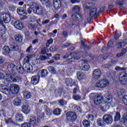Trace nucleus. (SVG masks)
Returning <instances> with one entry per match:
<instances>
[{
  "instance_id": "nucleus-1",
  "label": "nucleus",
  "mask_w": 127,
  "mask_h": 127,
  "mask_svg": "<svg viewBox=\"0 0 127 127\" xmlns=\"http://www.w3.org/2000/svg\"><path fill=\"white\" fill-rule=\"evenodd\" d=\"M104 102L101 106V110L103 112H107L110 107H115V104L113 103L112 96L109 94H105L103 97Z\"/></svg>"
},
{
  "instance_id": "nucleus-2",
  "label": "nucleus",
  "mask_w": 127,
  "mask_h": 127,
  "mask_svg": "<svg viewBox=\"0 0 127 127\" xmlns=\"http://www.w3.org/2000/svg\"><path fill=\"white\" fill-rule=\"evenodd\" d=\"M6 81H5V85H8L12 83V82H21L22 81V78L20 75H16V74H13L9 75V74H6V77H5Z\"/></svg>"
},
{
  "instance_id": "nucleus-3",
  "label": "nucleus",
  "mask_w": 127,
  "mask_h": 127,
  "mask_svg": "<svg viewBox=\"0 0 127 127\" xmlns=\"http://www.w3.org/2000/svg\"><path fill=\"white\" fill-rule=\"evenodd\" d=\"M32 10L34 13H37V14L41 15L43 13V9L41 8L40 5L34 2L31 3L30 8L27 9V11L30 14L32 12Z\"/></svg>"
},
{
  "instance_id": "nucleus-4",
  "label": "nucleus",
  "mask_w": 127,
  "mask_h": 127,
  "mask_svg": "<svg viewBox=\"0 0 127 127\" xmlns=\"http://www.w3.org/2000/svg\"><path fill=\"white\" fill-rule=\"evenodd\" d=\"M33 56L32 55H27L24 59V63H27L26 64L23 65L24 71H27V72H31L32 71V65L29 64V62L31 60H32Z\"/></svg>"
},
{
  "instance_id": "nucleus-5",
  "label": "nucleus",
  "mask_w": 127,
  "mask_h": 127,
  "mask_svg": "<svg viewBox=\"0 0 127 127\" xmlns=\"http://www.w3.org/2000/svg\"><path fill=\"white\" fill-rule=\"evenodd\" d=\"M90 100H93V102L95 105H100L103 101V96L97 93H91L89 95Z\"/></svg>"
},
{
  "instance_id": "nucleus-6",
  "label": "nucleus",
  "mask_w": 127,
  "mask_h": 127,
  "mask_svg": "<svg viewBox=\"0 0 127 127\" xmlns=\"http://www.w3.org/2000/svg\"><path fill=\"white\" fill-rule=\"evenodd\" d=\"M96 86L97 88H100V89L108 88L110 86V81L107 79L103 78L96 82Z\"/></svg>"
},
{
  "instance_id": "nucleus-7",
  "label": "nucleus",
  "mask_w": 127,
  "mask_h": 127,
  "mask_svg": "<svg viewBox=\"0 0 127 127\" xmlns=\"http://www.w3.org/2000/svg\"><path fill=\"white\" fill-rule=\"evenodd\" d=\"M97 16H99V11H98L97 7L91 9L89 12V17L87 18L88 22H90L93 17H97Z\"/></svg>"
},
{
  "instance_id": "nucleus-8",
  "label": "nucleus",
  "mask_w": 127,
  "mask_h": 127,
  "mask_svg": "<svg viewBox=\"0 0 127 127\" xmlns=\"http://www.w3.org/2000/svg\"><path fill=\"white\" fill-rule=\"evenodd\" d=\"M10 15L7 14H3L0 16V23L1 25H4V23H8L10 21Z\"/></svg>"
},
{
  "instance_id": "nucleus-9",
  "label": "nucleus",
  "mask_w": 127,
  "mask_h": 127,
  "mask_svg": "<svg viewBox=\"0 0 127 127\" xmlns=\"http://www.w3.org/2000/svg\"><path fill=\"white\" fill-rule=\"evenodd\" d=\"M66 118L67 121L69 122H74L77 119V116L74 112H68L66 114Z\"/></svg>"
},
{
  "instance_id": "nucleus-10",
  "label": "nucleus",
  "mask_w": 127,
  "mask_h": 127,
  "mask_svg": "<svg viewBox=\"0 0 127 127\" xmlns=\"http://www.w3.org/2000/svg\"><path fill=\"white\" fill-rule=\"evenodd\" d=\"M79 66L81 70L88 71L90 69V65L87 63V61L81 60L79 61Z\"/></svg>"
},
{
  "instance_id": "nucleus-11",
  "label": "nucleus",
  "mask_w": 127,
  "mask_h": 127,
  "mask_svg": "<svg viewBox=\"0 0 127 127\" xmlns=\"http://www.w3.org/2000/svg\"><path fill=\"white\" fill-rule=\"evenodd\" d=\"M7 70L10 73L9 75H13V74H15V70H16L15 64H8Z\"/></svg>"
},
{
  "instance_id": "nucleus-12",
  "label": "nucleus",
  "mask_w": 127,
  "mask_h": 127,
  "mask_svg": "<svg viewBox=\"0 0 127 127\" xmlns=\"http://www.w3.org/2000/svg\"><path fill=\"white\" fill-rule=\"evenodd\" d=\"M9 89L12 94H17L18 91H19L18 85L14 84H11L9 86Z\"/></svg>"
},
{
  "instance_id": "nucleus-13",
  "label": "nucleus",
  "mask_w": 127,
  "mask_h": 127,
  "mask_svg": "<svg viewBox=\"0 0 127 127\" xmlns=\"http://www.w3.org/2000/svg\"><path fill=\"white\" fill-rule=\"evenodd\" d=\"M103 120H104V122L107 124V125H111L113 121V117H112L111 115H104L103 117Z\"/></svg>"
},
{
  "instance_id": "nucleus-14",
  "label": "nucleus",
  "mask_w": 127,
  "mask_h": 127,
  "mask_svg": "<svg viewBox=\"0 0 127 127\" xmlns=\"http://www.w3.org/2000/svg\"><path fill=\"white\" fill-rule=\"evenodd\" d=\"M102 76V71L100 69H96L93 70L92 77L94 79H99Z\"/></svg>"
},
{
  "instance_id": "nucleus-15",
  "label": "nucleus",
  "mask_w": 127,
  "mask_h": 127,
  "mask_svg": "<svg viewBox=\"0 0 127 127\" xmlns=\"http://www.w3.org/2000/svg\"><path fill=\"white\" fill-rule=\"evenodd\" d=\"M53 5L56 10H59L61 7V1L60 0H53Z\"/></svg>"
},
{
  "instance_id": "nucleus-16",
  "label": "nucleus",
  "mask_w": 127,
  "mask_h": 127,
  "mask_svg": "<svg viewBox=\"0 0 127 127\" xmlns=\"http://www.w3.org/2000/svg\"><path fill=\"white\" fill-rule=\"evenodd\" d=\"M40 79V76L38 75L33 76L31 78V83L33 85H37L38 83H39V79Z\"/></svg>"
},
{
  "instance_id": "nucleus-17",
  "label": "nucleus",
  "mask_w": 127,
  "mask_h": 127,
  "mask_svg": "<svg viewBox=\"0 0 127 127\" xmlns=\"http://www.w3.org/2000/svg\"><path fill=\"white\" fill-rule=\"evenodd\" d=\"M14 26L17 29L21 30L23 29V24L20 21H16L14 22Z\"/></svg>"
},
{
  "instance_id": "nucleus-18",
  "label": "nucleus",
  "mask_w": 127,
  "mask_h": 127,
  "mask_svg": "<svg viewBox=\"0 0 127 127\" xmlns=\"http://www.w3.org/2000/svg\"><path fill=\"white\" fill-rule=\"evenodd\" d=\"M119 80L121 82H127V74L125 72H123L120 73Z\"/></svg>"
},
{
  "instance_id": "nucleus-19",
  "label": "nucleus",
  "mask_w": 127,
  "mask_h": 127,
  "mask_svg": "<svg viewBox=\"0 0 127 127\" xmlns=\"http://www.w3.org/2000/svg\"><path fill=\"white\" fill-rule=\"evenodd\" d=\"M17 64V69L18 73L20 74H22L23 72H24V68L21 66V64H20V63L19 62H16Z\"/></svg>"
},
{
  "instance_id": "nucleus-20",
  "label": "nucleus",
  "mask_w": 127,
  "mask_h": 127,
  "mask_svg": "<svg viewBox=\"0 0 127 127\" xmlns=\"http://www.w3.org/2000/svg\"><path fill=\"white\" fill-rule=\"evenodd\" d=\"M23 96L24 99H30L31 97H32V95H31V92L28 91H24L22 92Z\"/></svg>"
},
{
  "instance_id": "nucleus-21",
  "label": "nucleus",
  "mask_w": 127,
  "mask_h": 127,
  "mask_svg": "<svg viewBox=\"0 0 127 127\" xmlns=\"http://www.w3.org/2000/svg\"><path fill=\"white\" fill-rule=\"evenodd\" d=\"M38 75L40 77H42L43 78H44V77H46L47 75H48V71H47V69H43L42 70L39 71L38 72Z\"/></svg>"
},
{
  "instance_id": "nucleus-22",
  "label": "nucleus",
  "mask_w": 127,
  "mask_h": 127,
  "mask_svg": "<svg viewBox=\"0 0 127 127\" xmlns=\"http://www.w3.org/2000/svg\"><path fill=\"white\" fill-rule=\"evenodd\" d=\"M77 77L79 81L86 79V75L84 73L80 71L77 72Z\"/></svg>"
},
{
  "instance_id": "nucleus-23",
  "label": "nucleus",
  "mask_w": 127,
  "mask_h": 127,
  "mask_svg": "<svg viewBox=\"0 0 127 127\" xmlns=\"http://www.w3.org/2000/svg\"><path fill=\"white\" fill-rule=\"evenodd\" d=\"M29 108H28V105L27 104L26 105H23L22 107V112L24 113V114H26V115H27L29 114L30 112Z\"/></svg>"
},
{
  "instance_id": "nucleus-24",
  "label": "nucleus",
  "mask_w": 127,
  "mask_h": 127,
  "mask_svg": "<svg viewBox=\"0 0 127 127\" xmlns=\"http://www.w3.org/2000/svg\"><path fill=\"white\" fill-rule=\"evenodd\" d=\"M81 11V8L79 5H74L72 9V12L73 13H75V14H77V13H79Z\"/></svg>"
},
{
  "instance_id": "nucleus-25",
  "label": "nucleus",
  "mask_w": 127,
  "mask_h": 127,
  "mask_svg": "<svg viewBox=\"0 0 127 127\" xmlns=\"http://www.w3.org/2000/svg\"><path fill=\"white\" fill-rule=\"evenodd\" d=\"M13 103L14 106L18 107L21 105V99L19 98H16L13 100Z\"/></svg>"
},
{
  "instance_id": "nucleus-26",
  "label": "nucleus",
  "mask_w": 127,
  "mask_h": 127,
  "mask_svg": "<svg viewBox=\"0 0 127 127\" xmlns=\"http://www.w3.org/2000/svg\"><path fill=\"white\" fill-rule=\"evenodd\" d=\"M94 6V4L89 2H86L83 4V8L86 10V9H89L92 8Z\"/></svg>"
},
{
  "instance_id": "nucleus-27",
  "label": "nucleus",
  "mask_w": 127,
  "mask_h": 127,
  "mask_svg": "<svg viewBox=\"0 0 127 127\" xmlns=\"http://www.w3.org/2000/svg\"><path fill=\"white\" fill-rule=\"evenodd\" d=\"M10 51H11V50H10L9 47H8V46H5L3 47V53L5 55H7V54H9V52H10Z\"/></svg>"
},
{
  "instance_id": "nucleus-28",
  "label": "nucleus",
  "mask_w": 127,
  "mask_h": 127,
  "mask_svg": "<svg viewBox=\"0 0 127 127\" xmlns=\"http://www.w3.org/2000/svg\"><path fill=\"white\" fill-rule=\"evenodd\" d=\"M15 119L16 121H18V122L23 121V116H22V114L20 113H18L16 114Z\"/></svg>"
},
{
  "instance_id": "nucleus-29",
  "label": "nucleus",
  "mask_w": 127,
  "mask_h": 127,
  "mask_svg": "<svg viewBox=\"0 0 127 127\" xmlns=\"http://www.w3.org/2000/svg\"><path fill=\"white\" fill-rule=\"evenodd\" d=\"M126 45H127V43L125 42H118L116 43V48L117 49H121L124 46H126Z\"/></svg>"
},
{
  "instance_id": "nucleus-30",
  "label": "nucleus",
  "mask_w": 127,
  "mask_h": 127,
  "mask_svg": "<svg viewBox=\"0 0 127 127\" xmlns=\"http://www.w3.org/2000/svg\"><path fill=\"white\" fill-rule=\"evenodd\" d=\"M97 123L98 126L100 127H105L106 126V122H105V120L102 119H98L97 121Z\"/></svg>"
},
{
  "instance_id": "nucleus-31",
  "label": "nucleus",
  "mask_w": 127,
  "mask_h": 127,
  "mask_svg": "<svg viewBox=\"0 0 127 127\" xmlns=\"http://www.w3.org/2000/svg\"><path fill=\"white\" fill-rule=\"evenodd\" d=\"M14 39L17 42H21L22 41V36L19 34H16L14 36Z\"/></svg>"
},
{
  "instance_id": "nucleus-32",
  "label": "nucleus",
  "mask_w": 127,
  "mask_h": 127,
  "mask_svg": "<svg viewBox=\"0 0 127 127\" xmlns=\"http://www.w3.org/2000/svg\"><path fill=\"white\" fill-rule=\"evenodd\" d=\"M17 11L18 14L20 15L23 16L24 14H26V13H25V11L23 10V8H18L17 9Z\"/></svg>"
},
{
  "instance_id": "nucleus-33",
  "label": "nucleus",
  "mask_w": 127,
  "mask_h": 127,
  "mask_svg": "<svg viewBox=\"0 0 127 127\" xmlns=\"http://www.w3.org/2000/svg\"><path fill=\"white\" fill-rule=\"evenodd\" d=\"M62 92H63V89L62 88H60L59 89H56L55 91V94L57 97H60V96H61Z\"/></svg>"
},
{
  "instance_id": "nucleus-34",
  "label": "nucleus",
  "mask_w": 127,
  "mask_h": 127,
  "mask_svg": "<svg viewBox=\"0 0 127 127\" xmlns=\"http://www.w3.org/2000/svg\"><path fill=\"white\" fill-rule=\"evenodd\" d=\"M30 125H34L36 123V117L35 116H31L29 118Z\"/></svg>"
},
{
  "instance_id": "nucleus-35",
  "label": "nucleus",
  "mask_w": 127,
  "mask_h": 127,
  "mask_svg": "<svg viewBox=\"0 0 127 127\" xmlns=\"http://www.w3.org/2000/svg\"><path fill=\"white\" fill-rule=\"evenodd\" d=\"M65 84L67 86H72L73 85V80H72L71 78H66L65 79Z\"/></svg>"
},
{
  "instance_id": "nucleus-36",
  "label": "nucleus",
  "mask_w": 127,
  "mask_h": 127,
  "mask_svg": "<svg viewBox=\"0 0 127 127\" xmlns=\"http://www.w3.org/2000/svg\"><path fill=\"white\" fill-rule=\"evenodd\" d=\"M10 48L11 51L12 50V51H17V50H18V46L14 44H13V45L10 44Z\"/></svg>"
},
{
  "instance_id": "nucleus-37",
  "label": "nucleus",
  "mask_w": 127,
  "mask_h": 127,
  "mask_svg": "<svg viewBox=\"0 0 127 127\" xmlns=\"http://www.w3.org/2000/svg\"><path fill=\"white\" fill-rule=\"evenodd\" d=\"M74 111L78 113V114H82V109L81 108L77 105L73 106Z\"/></svg>"
},
{
  "instance_id": "nucleus-38",
  "label": "nucleus",
  "mask_w": 127,
  "mask_h": 127,
  "mask_svg": "<svg viewBox=\"0 0 127 127\" xmlns=\"http://www.w3.org/2000/svg\"><path fill=\"white\" fill-rule=\"evenodd\" d=\"M0 30V32L1 34H5V31H6V28H5V25L2 24L1 26Z\"/></svg>"
},
{
  "instance_id": "nucleus-39",
  "label": "nucleus",
  "mask_w": 127,
  "mask_h": 127,
  "mask_svg": "<svg viewBox=\"0 0 127 127\" xmlns=\"http://www.w3.org/2000/svg\"><path fill=\"white\" fill-rule=\"evenodd\" d=\"M125 93H126V90L124 88H120L117 90V94L119 96H122Z\"/></svg>"
},
{
  "instance_id": "nucleus-40",
  "label": "nucleus",
  "mask_w": 127,
  "mask_h": 127,
  "mask_svg": "<svg viewBox=\"0 0 127 127\" xmlns=\"http://www.w3.org/2000/svg\"><path fill=\"white\" fill-rule=\"evenodd\" d=\"M48 69L52 74H55L56 73V69L53 66H50L48 67Z\"/></svg>"
},
{
  "instance_id": "nucleus-41",
  "label": "nucleus",
  "mask_w": 127,
  "mask_h": 127,
  "mask_svg": "<svg viewBox=\"0 0 127 127\" xmlns=\"http://www.w3.org/2000/svg\"><path fill=\"white\" fill-rule=\"evenodd\" d=\"M53 114L55 116H59L61 114V110L59 108H57L53 111Z\"/></svg>"
},
{
  "instance_id": "nucleus-42",
  "label": "nucleus",
  "mask_w": 127,
  "mask_h": 127,
  "mask_svg": "<svg viewBox=\"0 0 127 127\" xmlns=\"http://www.w3.org/2000/svg\"><path fill=\"white\" fill-rule=\"evenodd\" d=\"M82 124L84 127H90V122L88 120H84Z\"/></svg>"
},
{
  "instance_id": "nucleus-43",
  "label": "nucleus",
  "mask_w": 127,
  "mask_h": 127,
  "mask_svg": "<svg viewBox=\"0 0 127 127\" xmlns=\"http://www.w3.org/2000/svg\"><path fill=\"white\" fill-rule=\"evenodd\" d=\"M2 93H3V94H5V95H8L10 94V89L5 87L3 91H2Z\"/></svg>"
},
{
  "instance_id": "nucleus-44",
  "label": "nucleus",
  "mask_w": 127,
  "mask_h": 127,
  "mask_svg": "<svg viewBox=\"0 0 127 127\" xmlns=\"http://www.w3.org/2000/svg\"><path fill=\"white\" fill-rule=\"evenodd\" d=\"M120 119H121V114H120V113L117 112L116 113V116H115L114 121L115 122H117L119 121Z\"/></svg>"
},
{
  "instance_id": "nucleus-45",
  "label": "nucleus",
  "mask_w": 127,
  "mask_h": 127,
  "mask_svg": "<svg viewBox=\"0 0 127 127\" xmlns=\"http://www.w3.org/2000/svg\"><path fill=\"white\" fill-rule=\"evenodd\" d=\"M72 98L73 99H74V100H75L76 101H80V100H81V97L79 95L74 94L73 95Z\"/></svg>"
},
{
  "instance_id": "nucleus-46",
  "label": "nucleus",
  "mask_w": 127,
  "mask_h": 127,
  "mask_svg": "<svg viewBox=\"0 0 127 127\" xmlns=\"http://www.w3.org/2000/svg\"><path fill=\"white\" fill-rule=\"evenodd\" d=\"M60 106H65L67 104V102L63 99H60L59 101Z\"/></svg>"
},
{
  "instance_id": "nucleus-47",
  "label": "nucleus",
  "mask_w": 127,
  "mask_h": 127,
  "mask_svg": "<svg viewBox=\"0 0 127 127\" xmlns=\"http://www.w3.org/2000/svg\"><path fill=\"white\" fill-rule=\"evenodd\" d=\"M28 26L29 28H30L31 29H35V24L30 22L28 24Z\"/></svg>"
},
{
  "instance_id": "nucleus-48",
  "label": "nucleus",
  "mask_w": 127,
  "mask_h": 127,
  "mask_svg": "<svg viewBox=\"0 0 127 127\" xmlns=\"http://www.w3.org/2000/svg\"><path fill=\"white\" fill-rule=\"evenodd\" d=\"M76 14H77L73 13L71 15V18H72V20H73V21H77V20H78V18H77Z\"/></svg>"
},
{
  "instance_id": "nucleus-49",
  "label": "nucleus",
  "mask_w": 127,
  "mask_h": 127,
  "mask_svg": "<svg viewBox=\"0 0 127 127\" xmlns=\"http://www.w3.org/2000/svg\"><path fill=\"white\" fill-rule=\"evenodd\" d=\"M21 127H31V125L30 123L25 122L21 125Z\"/></svg>"
},
{
  "instance_id": "nucleus-50",
  "label": "nucleus",
  "mask_w": 127,
  "mask_h": 127,
  "mask_svg": "<svg viewBox=\"0 0 127 127\" xmlns=\"http://www.w3.org/2000/svg\"><path fill=\"white\" fill-rule=\"evenodd\" d=\"M123 101L125 105L127 106V95H125L123 97Z\"/></svg>"
},
{
  "instance_id": "nucleus-51",
  "label": "nucleus",
  "mask_w": 127,
  "mask_h": 127,
  "mask_svg": "<svg viewBox=\"0 0 127 127\" xmlns=\"http://www.w3.org/2000/svg\"><path fill=\"white\" fill-rule=\"evenodd\" d=\"M46 53H47V48H44L42 49L41 54L42 55H45V54H46Z\"/></svg>"
},
{
  "instance_id": "nucleus-52",
  "label": "nucleus",
  "mask_w": 127,
  "mask_h": 127,
  "mask_svg": "<svg viewBox=\"0 0 127 127\" xmlns=\"http://www.w3.org/2000/svg\"><path fill=\"white\" fill-rule=\"evenodd\" d=\"M115 70L116 71H125L126 70V68L121 67L120 66H116L115 67Z\"/></svg>"
},
{
  "instance_id": "nucleus-53",
  "label": "nucleus",
  "mask_w": 127,
  "mask_h": 127,
  "mask_svg": "<svg viewBox=\"0 0 127 127\" xmlns=\"http://www.w3.org/2000/svg\"><path fill=\"white\" fill-rule=\"evenodd\" d=\"M31 61H32V64L34 66H36V65H37L38 64V61L37 60H33V58Z\"/></svg>"
},
{
  "instance_id": "nucleus-54",
  "label": "nucleus",
  "mask_w": 127,
  "mask_h": 127,
  "mask_svg": "<svg viewBox=\"0 0 127 127\" xmlns=\"http://www.w3.org/2000/svg\"><path fill=\"white\" fill-rule=\"evenodd\" d=\"M6 77V75L4 76L3 75V73L0 72V79H4V84L5 82H6V80H5V77Z\"/></svg>"
},
{
  "instance_id": "nucleus-55",
  "label": "nucleus",
  "mask_w": 127,
  "mask_h": 127,
  "mask_svg": "<svg viewBox=\"0 0 127 127\" xmlns=\"http://www.w3.org/2000/svg\"><path fill=\"white\" fill-rule=\"evenodd\" d=\"M70 45H71V43L70 42H66L65 43L64 45L63 46V48H67V47H68V46H70Z\"/></svg>"
},
{
  "instance_id": "nucleus-56",
  "label": "nucleus",
  "mask_w": 127,
  "mask_h": 127,
  "mask_svg": "<svg viewBox=\"0 0 127 127\" xmlns=\"http://www.w3.org/2000/svg\"><path fill=\"white\" fill-rule=\"evenodd\" d=\"M40 59L41 61H45L47 59V57L42 55L40 57Z\"/></svg>"
},
{
  "instance_id": "nucleus-57",
  "label": "nucleus",
  "mask_w": 127,
  "mask_h": 127,
  "mask_svg": "<svg viewBox=\"0 0 127 127\" xmlns=\"http://www.w3.org/2000/svg\"><path fill=\"white\" fill-rule=\"evenodd\" d=\"M87 119L89 121H91L93 122L94 121V116L92 115H88L87 116Z\"/></svg>"
},
{
  "instance_id": "nucleus-58",
  "label": "nucleus",
  "mask_w": 127,
  "mask_h": 127,
  "mask_svg": "<svg viewBox=\"0 0 127 127\" xmlns=\"http://www.w3.org/2000/svg\"><path fill=\"white\" fill-rule=\"evenodd\" d=\"M116 3L119 5H123L124 4V0H118L116 1Z\"/></svg>"
},
{
  "instance_id": "nucleus-59",
  "label": "nucleus",
  "mask_w": 127,
  "mask_h": 127,
  "mask_svg": "<svg viewBox=\"0 0 127 127\" xmlns=\"http://www.w3.org/2000/svg\"><path fill=\"white\" fill-rule=\"evenodd\" d=\"M32 51V46L30 45L26 50L27 53H30Z\"/></svg>"
},
{
  "instance_id": "nucleus-60",
  "label": "nucleus",
  "mask_w": 127,
  "mask_h": 127,
  "mask_svg": "<svg viewBox=\"0 0 127 127\" xmlns=\"http://www.w3.org/2000/svg\"><path fill=\"white\" fill-rule=\"evenodd\" d=\"M6 124H12V125H15V123L12 121V120L9 119L5 121Z\"/></svg>"
},
{
  "instance_id": "nucleus-61",
  "label": "nucleus",
  "mask_w": 127,
  "mask_h": 127,
  "mask_svg": "<svg viewBox=\"0 0 127 127\" xmlns=\"http://www.w3.org/2000/svg\"><path fill=\"white\" fill-rule=\"evenodd\" d=\"M46 115H47V116H51V114H52V111H51L49 109H46Z\"/></svg>"
},
{
  "instance_id": "nucleus-62",
  "label": "nucleus",
  "mask_w": 127,
  "mask_h": 127,
  "mask_svg": "<svg viewBox=\"0 0 127 127\" xmlns=\"http://www.w3.org/2000/svg\"><path fill=\"white\" fill-rule=\"evenodd\" d=\"M15 8H16V7L13 5L9 7V10H11V11H14L15 10Z\"/></svg>"
},
{
  "instance_id": "nucleus-63",
  "label": "nucleus",
  "mask_w": 127,
  "mask_h": 127,
  "mask_svg": "<svg viewBox=\"0 0 127 127\" xmlns=\"http://www.w3.org/2000/svg\"><path fill=\"white\" fill-rule=\"evenodd\" d=\"M5 88V85L1 84L0 85V92H3Z\"/></svg>"
},
{
  "instance_id": "nucleus-64",
  "label": "nucleus",
  "mask_w": 127,
  "mask_h": 127,
  "mask_svg": "<svg viewBox=\"0 0 127 127\" xmlns=\"http://www.w3.org/2000/svg\"><path fill=\"white\" fill-rule=\"evenodd\" d=\"M70 56H71V53L69 52V53H67L66 56H64L63 58H64V59H67V58H69Z\"/></svg>"
}]
</instances>
